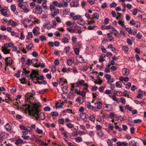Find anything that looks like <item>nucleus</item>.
I'll return each instance as SVG.
<instances>
[{"mask_svg":"<svg viewBox=\"0 0 146 146\" xmlns=\"http://www.w3.org/2000/svg\"><path fill=\"white\" fill-rule=\"evenodd\" d=\"M24 107H27L29 115L35 117L36 120L39 119L40 120H43L45 119V115L42 113H39L40 111L38 108L40 106V105L38 104H32V105L27 104L23 105Z\"/></svg>","mask_w":146,"mask_h":146,"instance_id":"f257e3e1","label":"nucleus"},{"mask_svg":"<svg viewBox=\"0 0 146 146\" xmlns=\"http://www.w3.org/2000/svg\"><path fill=\"white\" fill-rule=\"evenodd\" d=\"M5 63L7 66H10L12 64L13 60L10 57H6L5 59Z\"/></svg>","mask_w":146,"mask_h":146,"instance_id":"f03ea898","label":"nucleus"},{"mask_svg":"<svg viewBox=\"0 0 146 146\" xmlns=\"http://www.w3.org/2000/svg\"><path fill=\"white\" fill-rule=\"evenodd\" d=\"M39 75L38 72L36 70H32L31 73L30 74L29 79H31L32 81L35 80L33 78V75Z\"/></svg>","mask_w":146,"mask_h":146,"instance_id":"7ed1b4c3","label":"nucleus"},{"mask_svg":"<svg viewBox=\"0 0 146 146\" xmlns=\"http://www.w3.org/2000/svg\"><path fill=\"white\" fill-rule=\"evenodd\" d=\"M35 9L37 11V12H36V11H35V12L37 14H41L42 12V9L41 6L39 5H36L35 6Z\"/></svg>","mask_w":146,"mask_h":146,"instance_id":"20e7f679","label":"nucleus"},{"mask_svg":"<svg viewBox=\"0 0 146 146\" xmlns=\"http://www.w3.org/2000/svg\"><path fill=\"white\" fill-rule=\"evenodd\" d=\"M25 100L27 101L29 99H33V97L31 95V93L28 92L27 93L25 96Z\"/></svg>","mask_w":146,"mask_h":146,"instance_id":"39448f33","label":"nucleus"},{"mask_svg":"<svg viewBox=\"0 0 146 146\" xmlns=\"http://www.w3.org/2000/svg\"><path fill=\"white\" fill-rule=\"evenodd\" d=\"M70 37H64L62 39V42L64 44L68 43L69 42V40L70 39Z\"/></svg>","mask_w":146,"mask_h":146,"instance_id":"423d86ee","label":"nucleus"},{"mask_svg":"<svg viewBox=\"0 0 146 146\" xmlns=\"http://www.w3.org/2000/svg\"><path fill=\"white\" fill-rule=\"evenodd\" d=\"M139 145L137 142H135V141L131 140L129 142V146H139Z\"/></svg>","mask_w":146,"mask_h":146,"instance_id":"0eeeda50","label":"nucleus"},{"mask_svg":"<svg viewBox=\"0 0 146 146\" xmlns=\"http://www.w3.org/2000/svg\"><path fill=\"white\" fill-rule=\"evenodd\" d=\"M32 60V64L34 65V67L36 68H38L39 67V65H36L38 64V60L36 59H34Z\"/></svg>","mask_w":146,"mask_h":146,"instance_id":"6e6552de","label":"nucleus"},{"mask_svg":"<svg viewBox=\"0 0 146 146\" xmlns=\"http://www.w3.org/2000/svg\"><path fill=\"white\" fill-rule=\"evenodd\" d=\"M23 142V140L21 139H17L15 142V143L17 145L21 146Z\"/></svg>","mask_w":146,"mask_h":146,"instance_id":"1a4fd4ad","label":"nucleus"},{"mask_svg":"<svg viewBox=\"0 0 146 146\" xmlns=\"http://www.w3.org/2000/svg\"><path fill=\"white\" fill-rule=\"evenodd\" d=\"M77 23L80 25L82 26H84L86 24L85 21L83 19L78 20Z\"/></svg>","mask_w":146,"mask_h":146,"instance_id":"9d476101","label":"nucleus"},{"mask_svg":"<svg viewBox=\"0 0 146 146\" xmlns=\"http://www.w3.org/2000/svg\"><path fill=\"white\" fill-rule=\"evenodd\" d=\"M129 69L124 68L122 70V72L123 74L125 75H128L129 74Z\"/></svg>","mask_w":146,"mask_h":146,"instance_id":"9b49d317","label":"nucleus"},{"mask_svg":"<svg viewBox=\"0 0 146 146\" xmlns=\"http://www.w3.org/2000/svg\"><path fill=\"white\" fill-rule=\"evenodd\" d=\"M113 39L114 38H110V37H109V36H108L107 38H104L102 41L103 42H108L109 41H111L113 40Z\"/></svg>","mask_w":146,"mask_h":146,"instance_id":"f8f14e48","label":"nucleus"},{"mask_svg":"<svg viewBox=\"0 0 146 146\" xmlns=\"http://www.w3.org/2000/svg\"><path fill=\"white\" fill-rule=\"evenodd\" d=\"M77 60L78 62L80 63H82L84 61L83 58L81 55L77 58Z\"/></svg>","mask_w":146,"mask_h":146,"instance_id":"ddd939ff","label":"nucleus"},{"mask_svg":"<svg viewBox=\"0 0 146 146\" xmlns=\"http://www.w3.org/2000/svg\"><path fill=\"white\" fill-rule=\"evenodd\" d=\"M19 48L20 50H21L23 52V53H27L25 49L23 47V45L21 44L19 46Z\"/></svg>","mask_w":146,"mask_h":146,"instance_id":"4468645a","label":"nucleus"},{"mask_svg":"<svg viewBox=\"0 0 146 146\" xmlns=\"http://www.w3.org/2000/svg\"><path fill=\"white\" fill-rule=\"evenodd\" d=\"M67 29L71 33H74L76 32V30L73 28L72 27H70L67 28Z\"/></svg>","mask_w":146,"mask_h":146,"instance_id":"2eb2a0df","label":"nucleus"},{"mask_svg":"<svg viewBox=\"0 0 146 146\" xmlns=\"http://www.w3.org/2000/svg\"><path fill=\"white\" fill-rule=\"evenodd\" d=\"M80 115L81 118L83 120L87 119V117L86 116L85 113H82L80 114Z\"/></svg>","mask_w":146,"mask_h":146,"instance_id":"dca6fc26","label":"nucleus"},{"mask_svg":"<svg viewBox=\"0 0 146 146\" xmlns=\"http://www.w3.org/2000/svg\"><path fill=\"white\" fill-rule=\"evenodd\" d=\"M5 128L6 130L8 131H9L11 129V127L9 125V124L7 123L5 126Z\"/></svg>","mask_w":146,"mask_h":146,"instance_id":"f3484780","label":"nucleus"},{"mask_svg":"<svg viewBox=\"0 0 146 146\" xmlns=\"http://www.w3.org/2000/svg\"><path fill=\"white\" fill-rule=\"evenodd\" d=\"M66 100H65L64 102H61L59 106H57V104H58V103H56V108H62V106L65 103V102L66 101Z\"/></svg>","mask_w":146,"mask_h":146,"instance_id":"a211bd4d","label":"nucleus"},{"mask_svg":"<svg viewBox=\"0 0 146 146\" xmlns=\"http://www.w3.org/2000/svg\"><path fill=\"white\" fill-rule=\"evenodd\" d=\"M79 101L80 104H82L84 102V98L79 97H78L76 100V101Z\"/></svg>","mask_w":146,"mask_h":146,"instance_id":"6ab92c4d","label":"nucleus"},{"mask_svg":"<svg viewBox=\"0 0 146 146\" xmlns=\"http://www.w3.org/2000/svg\"><path fill=\"white\" fill-rule=\"evenodd\" d=\"M97 108L98 109H100L101 108L102 106V103L100 101L97 102Z\"/></svg>","mask_w":146,"mask_h":146,"instance_id":"aec40b11","label":"nucleus"},{"mask_svg":"<svg viewBox=\"0 0 146 146\" xmlns=\"http://www.w3.org/2000/svg\"><path fill=\"white\" fill-rule=\"evenodd\" d=\"M73 58H70L68 60V62L67 63L68 65H70L72 63H73L74 62Z\"/></svg>","mask_w":146,"mask_h":146,"instance_id":"412c9836","label":"nucleus"},{"mask_svg":"<svg viewBox=\"0 0 146 146\" xmlns=\"http://www.w3.org/2000/svg\"><path fill=\"white\" fill-rule=\"evenodd\" d=\"M8 134L7 133L4 132H2L0 133V137L2 138H5L7 137Z\"/></svg>","mask_w":146,"mask_h":146,"instance_id":"4be33fe9","label":"nucleus"},{"mask_svg":"<svg viewBox=\"0 0 146 146\" xmlns=\"http://www.w3.org/2000/svg\"><path fill=\"white\" fill-rule=\"evenodd\" d=\"M106 29H111L112 31H116V30L115 29L112 27V26H111L110 25L109 26H106Z\"/></svg>","mask_w":146,"mask_h":146,"instance_id":"5701e85b","label":"nucleus"},{"mask_svg":"<svg viewBox=\"0 0 146 146\" xmlns=\"http://www.w3.org/2000/svg\"><path fill=\"white\" fill-rule=\"evenodd\" d=\"M71 0H63L64 3V7H67L68 6V3H69Z\"/></svg>","mask_w":146,"mask_h":146,"instance_id":"b1692460","label":"nucleus"},{"mask_svg":"<svg viewBox=\"0 0 146 146\" xmlns=\"http://www.w3.org/2000/svg\"><path fill=\"white\" fill-rule=\"evenodd\" d=\"M58 115V112L56 111L52 112L50 114V115L51 117H53L54 116H57Z\"/></svg>","mask_w":146,"mask_h":146,"instance_id":"393cba45","label":"nucleus"},{"mask_svg":"<svg viewBox=\"0 0 146 146\" xmlns=\"http://www.w3.org/2000/svg\"><path fill=\"white\" fill-rule=\"evenodd\" d=\"M33 47V44L32 43H30L26 46V48L29 50H30Z\"/></svg>","mask_w":146,"mask_h":146,"instance_id":"a878e982","label":"nucleus"},{"mask_svg":"<svg viewBox=\"0 0 146 146\" xmlns=\"http://www.w3.org/2000/svg\"><path fill=\"white\" fill-rule=\"evenodd\" d=\"M64 80H65V79L64 78H60V81L59 82V84L61 86H63V85L65 84V82H64Z\"/></svg>","mask_w":146,"mask_h":146,"instance_id":"bb28decb","label":"nucleus"},{"mask_svg":"<svg viewBox=\"0 0 146 146\" xmlns=\"http://www.w3.org/2000/svg\"><path fill=\"white\" fill-rule=\"evenodd\" d=\"M116 87L118 88L122 87V85L121 82H117L116 84Z\"/></svg>","mask_w":146,"mask_h":146,"instance_id":"cd10ccee","label":"nucleus"},{"mask_svg":"<svg viewBox=\"0 0 146 146\" xmlns=\"http://www.w3.org/2000/svg\"><path fill=\"white\" fill-rule=\"evenodd\" d=\"M89 102V104H87V107L91 110H93L95 108L94 107L92 106L90 104V103Z\"/></svg>","mask_w":146,"mask_h":146,"instance_id":"c85d7f7f","label":"nucleus"},{"mask_svg":"<svg viewBox=\"0 0 146 146\" xmlns=\"http://www.w3.org/2000/svg\"><path fill=\"white\" fill-rule=\"evenodd\" d=\"M26 63L28 66H29L32 64V60H31L30 59L28 58L27 60Z\"/></svg>","mask_w":146,"mask_h":146,"instance_id":"c756f323","label":"nucleus"},{"mask_svg":"<svg viewBox=\"0 0 146 146\" xmlns=\"http://www.w3.org/2000/svg\"><path fill=\"white\" fill-rule=\"evenodd\" d=\"M75 139L76 141L78 143L81 142L82 141V138L80 137L76 138Z\"/></svg>","mask_w":146,"mask_h":146,"instance_id":"7c9ffc66","label":"nucleus"},{"mask_svg":"<svg viewBox=\"0 0 146 146\" xmlns=\"http://www.w3.org/2000/svg\"><path fill=\"white\" fill-rule=\"evenodd\" d=\"M81 17V16L79 15H77L73 17V19L75 21L80 19Z\"/></svg>","mask_w":146,"mask_h":146,"instance_id":"2f4dec72","label":"nucleus"},{"mask_svg":"<svg viewBox=\"0 0 146 146\" xmlns=\"http://www.w3.org/2000/svg\"><path fill=\"white\" fill-rule=\"evenodd\" d=\"M114 81V78H110V80H108L107 81V83L109 84H111Z\"/></svg>","mask_w":146,"mask_h":146,"instance_id":"473e14b6","label":"nucleus"},{"mask_svg":"<svg viewBox=\"0 0 146 146\" xmlns=\"http://www.w3.org/2000/svg\"><path fill=\"white\" fill-rule=\"evenodd\" d=\"M93 15L94 16V18L96 19H98L99 17V15L98 13H96L93 14Z\"/></svg>","mask_w":146,"mask_h":146,"instance_id":"72a5a7b5","label":"nucleus"},{"mask_svg":"<svg viewBox=\"0 0 146 146\" xmlns=\"http://www.w3.org/2000/svg\"><path fill=\"white\" fill-rule=\"evenodd\" d=\"M97 134L100 137H102L104 135V133L102 132V131H100L99 132H98L97 133Z\"/></svg>","mask_w":146,"mask_h":146,"instance_id":"f704fd0d","label":"nucleus"},{"mask_svg":"<svg viewBox=\"0 0 146 146\" xmlns=\"http://www.w3.org/2000/svg\"><path fill=\"white\" fill-rule=\"evenodd\" d=\"M40 38L42 41L46 40V37L45 36H44L43 35H41L40 36Z\"/></svg>","mask_w":146,"mask_h":146,"instance_id":"c9c22d12","label":"nucleus"},{"mask_svg":"<svg viewBox=\"0 0 146 146\" xmlns=\"http://www.w3.org/2000/svg\"><path fill=\"white\" fill-rule=\"evenodd\" d=\"M36 132L39 134H42L43 132L42 130L39 129L38 127L36 129Z\"/></svg>","mask_w":146,"mask_h":146,"instance_id":"e433bc0d","label":"nucleus"},{"mask_svg":"<svg viewBox=\"0 0 146 146\" xmlns=\"http://www.w3.org/2000/svg\"><path fill=\"white\" fill-rule=\"evenodd\" d=\"M48 89H45L44 90H43L41 91H39L38 92V93L39 94H43L45 92L48 91Z\"/></svg>","mask_w":146,"mask_h":146,"instance_id":"4c0bfd02","label":"nucleus"},{"mask_svg":"<svg viewBox=\"0 0 146 146\" xmlns=\"http://www.w3.org/2000/svg\"><path fill=\"white\" fill-rule=\"evenodd\" d=\"M125 29L126 31L129 32V34H131L132 33V31L131 30V29L130 28H126Z\"/></svg>","mask_w":146,"mask_h":146,"instance_id":"58836bf2","label":"nucleus"},{"mask_svg":"<svg viewBox=\"0 0 146 146\" xmlns=\"http://www.w3.org/2000/svg\"><path fill=\"white\" fill-rule=\"evenodd\" d=\"M66 125L68 128L70 129L73 128L74 127V125L71 123H67Z\"/></svg>","mask_w":146,"mask_h":146,"instance_id":"ea45409f","label":"nucleus"},{"mask_svg":"<svg viewBox=\"0 0 146 146\" xmlns=\"http://www.w3.org/2000/svg\"><path fill=\"white\" fill-rule=\"evenodd\" d=\"M11 9L12 11L14 12L16 10V7L15 5H12L11 6Z\"/></svg>","mask_w":146,"mask_h":146,"instance_id":"a19ab883","label":"nucleus"},{"mask_svg":"<svg viewBox=\"0 0 146 146\" xmlns=\"http://www.w3.org/2000/svg\"><path fill=\"white\" fill-rule=\"evenodd\" d=\"M76 3V2L75 1H72L71 2L70 5V6L72 7H76V6L75 3Z\"/></svg>","mask_w":146,"mask_h":146,"instance_id":"79ce46f5","label":"nucleus"},{"mask_svg":"<svg viewBox=\"0 0 146 146\" xmlns=\"http://www.w3.org/2000/svg\"><path fill=\"white\" fill-rule=\"evenodd\" d=\"M131 86V83L130 82H128L127 83V84L125 86V88L126 89H129L130 88V87Z\"/></svg>","mask_w":146,"mask_h":146,"instance_id":"37998d69","label":"nucleus"},{"mask_svg":"<svg viewBox=\"0 0 146 146\" xmlns=\"http://www.w3.org/2000/svg\"><path fill=\"white\" fill-rule=\"evenodd\" d=\"M20 71L19 70H18L17 72V73L15 74L14 75L16 77L19 78L20 76Z\"/></svg>","mask_w":146,"mask_h":146,"instance_id":"c03bdc74","label":"nucleus"},{"mask_svg":"<svg viewBox=\"0 0 146 146\" xmlns=\"http://www.w3.org/2000/svg\"><path fill=\"white\" fill-rule=\"evenodd\" d=\"M117 5V4L116 3L114 2H113L110 4V6L111 8L115 7Z\"/></svg>","mask_w":146,"mask_h":146,"instance_id":"a18cd8bd","label":"nucleus"},{"mask_svg":"<svg viewBox=\"0 0 146 146\" xmlns=\"http://www.w3.org/2000/svg\"><path fill=\"white\" fill-rule=\"evenodd\" d=\"M50 110V108L48 106H46L44 108V110L45 111H49Z\"/></svg>","mask_w":146,"mask_h":146,"instance_id":"49530a36","label":"nucleus"},{"mask_svg":"<svg viewBox=\"0 0 146 146\" xmlns=\"http://www.w3.org/2000/svg\"><path fill=\"white\" fill-rule=\"evenodd\" d=\"M78 94L80 95L83 97H85L86 95V92L84 91L82 92H79Z\"/></svg>","mask_w":146,"mask_h":146,"instance_id":"de8ad7c7","label":"nucleus"},{"mask_svg":"<svg viewBox=\"0 0 146 146\" xmlns=\"http://www.w3.org/2000/svg\"><path fill=\"white\" fill-rule=\"evenodd\" d=\"M84 80H82L80 81H78V85H79V86H80L82 85H83L84 84Z\"/></svg>","mask_w":146,"mask_h":146,"instance_id":"09e8293b","label":"nucleus"},{"mask_svg":"<svg viewBox=\"0 0 146 146\" xmlns=\"http://www.w3.org/2000/svg\"><path fill=\"white\" fill-rule=\"evenodd\" d=\"M36 141L38 142L37 143L42 146L44 143V141H41L38 139Z\"/></svg>","mask_w":146,"mask_h":146,"instance_id":"8fccbe9b","label":"nucleus"},{"mask_svg":"<svg viewBox=\"0 0 146 146\" xmlns=\"http://www.w3.org/2000/svg\"><path fill=\"white\" fill-rule=\"evenodd\" d=\"M108 145L110 146H112V142L110 139H108L107 141Z\"/></svg>","mask_w":146,"mask_h":146,"instance_id":"3c124183","label":"nucleus"},{"mask_svg":"<svg viewBox=\"0 0 146 146\" xmlns=\"http://www.w3.org/2000/svg\"><path fill=\"white\" fill-rule=\"evenodd\" d=\"M72 40L74 43H76L77 42L76 37L75 36H72Z\"/></svg>","mask_w":146,"mask_h":146,"instance_id":"603ef678","label":"nucleus"},{"mask_svg":"<svg viewBox=\"0 0 146 146\" xmlns=\"http://www.w3.org/2000/svg\"><path fill=\"white\" fill-rule=\"evenodd\" d=\"M136 37L139 39H140L142 37V35L140 33H138L137 34Z\"/></svg>","mask_w":146,"mask_h":146,"instance_id":"864d4df0","label":"nucleus"},{"mask_svg":"<svg viewBox=\"0 0 146 146\" xmlns=\"http://www.w3.org/2000/svg\"><path fill=\"white\" fill-rule=\"evenodd\" d=\"M135 27H140L141 24L139 22H135Z\"/></svg>","mask_w":146,"mask_h":146,"instance_id":"5fc2aeb1","label":"nucleus"},{"mask_svg":"<svg viewBox=\"0 0 146 146\" xmlns=\"http://www.w3.org/2000/svg\"><path fill=\"white\" fill-rule=\"evenodd\" d=\"M54 63L56 66H58L59 64V60L56 59L55 61L54 62Z\"/></svg>","mask_w":146,"mask_h":146,"instance_id":"6e6d98bb","label":"nucleus"},{"mask_svg":"<svg viewBox=\"0 0 146 146\" xmlns=\"http://www.w3.org/2000/svg\"><path fill=\"white\" fill-rule=\"evenodd\" d=\"M74 52L76 55H78L79 53V48H76L74 49Z\"/></svg>","mask_w":146,"mask_h":146,"instance_id":"4d7b16f0","label":"nucleus"},{"mask_svg":"<svg viewBox=\"0 0 146 146\" xmlns=\"http://www.w3.org/2000/svg\"><path fill=\"white\" fill-rule=\"evenodd\" d=\"M106 108H109V110H108L109 111L111 110H112V106L110 104H106Z\"/></svg>","mask_w":146,"mask_h":146,"instance_id":"13d9d810","label":"nucleus"},{"mask_svg":"<svg viewBox=\"0 0 146 146\" xmlns=\"http://www.w3.org/2000/svg\"><path fill=\"white\" fill-rule=\"evenodd\" d=\"M89 119L90 120L92 121H94L95 119V117L93 115H91Z\"/></svg>","mask_w":146,"mask_h":146,"instance_id":"bf43d9fd","label":"nucleus"},{"mask_svg":"<svg viewBox=\"0 0 146 146\" xmlns=\"http://www.w3.org/2000/svg\"><path fill=\"white\" fill-rule=\"evenodd\" d=\"M142 121L140 119H138L135 120L133 121V123H140Z\"/></svg>","mask_w":146,"mask_h":146,"instance_id":"052dcab7","label":"nucleus"},{"mask_svg":"<svg viewBox=\"0 0 146 146\" xmlns=\"http://www.w3.org/2000/svg\"><path fill=\"white\" fill-rule=\"evenodd\" d=\"M10 49H8L7 50L6 48H5V51L3 52L4 54H9L10 53Z\"/></svg>","mask_w":146,"mask_h":146,"instance_id":"680f3d73","label":"nucleus"},{"mask_svg":"<svg viewBox=\"0 0 146 146\" xmlns=\"http://www.w3.org/2000/svg\"><path fill=\"white\" fill-rule=\"evenodd\" d=\"M109 22V19L108 18H106L105 19L104 23L105 25L107 24Z\"/></svg>","mask_w":146,"mask_h":146,"instance_id":"e2e57ef3","label":"nucleus"},{"mask_svg":"<svg viewBox=\"0 0 146 146\" xmlns=\"http://www.w3.org/2000/svg\"><path fill=\"white\" fill-rule=\"evenodd\" d=\"M127 43L130 45H131L132 44V42L129 38H128L127 39Z\"/></svg>","mask_w":146,"mask_h":146,"instance_id":"0e129e2a","label":"nucleus"},{"mask_svg":"<svg viewBox=\"0 0 146 146\" xmlns=\"http://www.w3.org/2000/svg\"><path fill=\"white\" fill-rule=\"evenodd\" d=\"M120 100L121 102L123 104H125V99L123 97H121L120 98Z\"/></svg>","mask_w":146,"mask_h":146,"instance_id":"69168bd1","label":"nucleus"},{"mask_svg":"<svg viewBox=\"0 0 146 146\" xmlns=\"http://www.w3.org/2000/svg\"><path fill=\"white\" fill-rule=\"evenodd\" d=\"M56 71V67L55 66H53L51 68V71L52 73L55 72Z\"/></svg>","mask_w":146,"mask_h":146,"instance_id":"338daca9","label":"nucleus"},{"mask_svg":"<svg viewBox=\"0 0 146 146\" xmlns=\"http://www.w3.org/2000/svg\"><path fill=\"white\" fill-rule=\"evenodd\" d=\"M58 121L59 123L61 124H63L64 123V119L63 118L60 119H58Z\"/></svg>","mask_w":146,"mask_h":146,"instance_id":"774afa93","label":"nucleus"}]
</instances>
